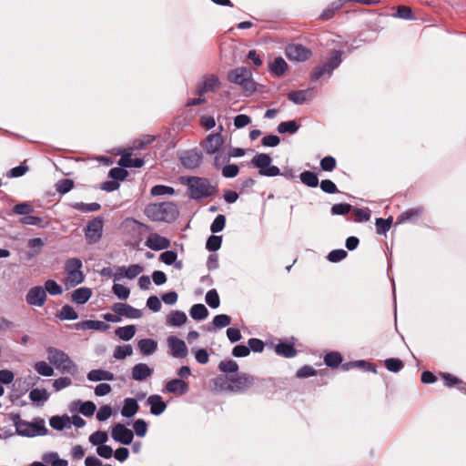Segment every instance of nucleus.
I'll list each match as a JSON object with an SVG mask.
<instances>
[{
  "mask_svg": "<svg viewBox=\"0 0 466 466\" xmlns=\"http://www.w3.org/2000/svg\"><path fill=\"white\" fill-rule=\"evenodd\" d=\"M11 420L15 427V432L23 437L33 438L35 436H45L48 433L44 419L35 418L32 421H26L21 419L18 413L13 414Z\"/></svg>",
  "mask_w": 466,
  "mask_h": 466,
  "instance_id": "f257e3e1",
  "label": "nucleus"
},
{
  "mask_svg": "<svg viewBox=\"0 0 466 466\" xmlns=\"http://www.w3.org/2000/svg\"><path fill=\"white\" fill-rule=\"evenodd\" d=\"M144 214L151 221L172 222L177 218L178 210L173 202L150 203L146 206Z\"/></svg>",
  "mask_w": 466,
  "mask_h": 466,
  "instance_id": "f03ea898",
  "label": "nucleus"
},
{
  "mask_svg": "<svg viewBox=\"0 0 466 466\" xmlns=\"http://www.w3.org/2000/svg\"><path fill=\"white\" fill-rule=\"evenodd\" d=\"M187 187L190 198L198 201L211 197L218 191L217 187L212 186L209 179L206 177H188Z\"/></svg>",
  "mask_w": 466,
  "mask_h": 466,
  "instance_id": "7ed1b4c3",
  "label": "nucleus"
},
{
  "mask_svg": "<svg viewBox=\"0 0 466 466\" xmlns=\"http://www.w3.org/2000/svg\"><path fill=\"white\" fill-rule=\"evenodd\" d=\"M228 80L230 83L240 86L247 96H251L256 91L257 87L256 83L252 79V73L245 66L230 70L228 74Z\"/></svg>",
  "mask_w": 466,
  "mask_h": 466,
  "instance_id": "20e7f679",
  "label": "nucleus"
},
{
  "mask_svg": "<svg viewBox=\"0 0 466 466\" xmlns=\"http://www.w3.org/2000/svg\"><path fill=\"white\" fill-rule=\"evenodd\" d=\"M48 360L62 372L74 373L76 366L74 361L64 351L49 347L47 349Z\"/></svg>",
  "mask_w": 466,
  "mask_h": 466,
  "instance_id": "39448f33",
  "label": "nucleus"
},
{
  "mask_svg": "<svg viewBox=\"0 0 466 466\" xmlns=\"http://www.w3.org/2000/svg\"><path fill=\"white\" fill-rule=\"evenodd\" d=\"M341 55L342 53L340 51L333 50L331 52L330 57L327 62L323 63L321 66L315 67L312 70L310 79L312 81H317L326 74L330 76L333 70L339 67V65L341 64Z\"/></svg>",
  "mask_w": 466,
  "mask_h": 466,
  "instance_id": "423d86ee",
  "label": "nucleus"
},
{
  "mask_svg": "<svg viewBox=\"0 0 466 466\" xmlns=\"http://www.w3.org/2000/svg\"><path fill=\"white\" fill-rule=\"evenodd\" d=\"M83 267L82 260L77 258H68L65 264L66 273V282L71 287H76L84 281L85 276L81 270Z\"/></svg>",
  "mask_w": 466,
  "mask_h": 466,
  "instance_id": "0eeeda50",
  "label": "nucleus"
},
{
  "mask_svg": "<svg viewBox=\"0 0 466 466\" xmlns=\"http://www.w3.org/2000/svg\"><path fill=\"white\" fill-rule=\"evenodd\" d=\"M228 385L227 389L230 391L241 393L244 392L254 383V377L247 373H238L228 379Z\"/></svg>",
  "mask_w": 466,
  "mask_h": 466,
  "instance_id": "6e6552de",
  "label": "nucleus"
},
{
  "mask_svg": "<svg viewBox=\"0 0 466 466\" xmlns=\"http://www.w3.org/2000/svg\"><path fill=\"white\" fill-rule=\"evenodd\" d=\"M104 219L102 217H96L91 219L85 228V237L88 244L98 242L102 237Z\"/></svg>",
  "mask_w": 466,
  "mask_h": 466,
  "instance_id": "1a4fd4ad",
  "label": "nucleus"
},
{
  "mask_svg": "<svg viewBox=\"0 0 466 466\" xmlns=\"http://www.w3.org/2000/svg\"><path fill=\"white\" fill-rule=\"evenodd\" d=\"M224 144V138L220 132L209 134L201 143L200 147L208 155L218 153Z\"/></svg>",
  "mask_w": 466,
  "mask_h": 466,
  "instance_id": "9d476101",
  "label": "nucleus"
},
{
  "mask_svg": "<svg viewBox=\"0 0 466 466\" xmlns=\"http://www.w3.org/2000/svg\"><path fill=\"white\" fill-rule=\"evenodd\" d=\"M179 159L181 164L187 169H194L200 166L203 159L201 150L194 148L181 153Z\"/></svg>",
  "mask_w": 466,
  "mask_h": 466,
  "instance_id": "9b49d317",
  "label": "nucleus"
},
{
  "mask_svg": "<svg viewBox=\"0 0 466 466\" xmlns=\"http://www.w3.org/2000/svg\"><path fill=\"white\" fill-rule=\"evenodd\" d=\"M111 436L113 440L123 445H129L134 439L133 431L122 423H116L112 427Z\"/></svg>",
  "mask_w": 466,
  "mask_h": 466,
  "instance_id": "f8f14e48",
  "label": "nucleus"
},
{
  "mask_svg": "<svg viewBox=\"0 0 466 466\" xmlns=\"http://www.w3.org/2000/svg\"><path fill=\"white\" fill-rule=\"evenodd\" d=\"M285 53H286L287 57L289 60H294V61H299V62L308 60L312 54L310 49L305 47L304 46H302L300 44L289 45L286 47Z\"/></svg>",
  "mask_w": 466,
  "mask_h": 466,
  "instance_id": "ddd939ff",
  "label": "nucleus"
},
{
  "mask_svg": "<svg viewBox=\"0 0 466 466\" xmlns=\"http://www.w3.org/2000/svg\"><path fill=\"white\" fill-rule=\"evenodd\" d=\"M170 354L176 359H184L188 354L185 341L176 336H169L167 339Z\"/></svg>",
  "mask_w": 466,
  "mask_h": 466,
  "instance_id": "4468645a",
  "label": "nucleus"
},
{
  "mask_svg": "<svg viewBox=\"0 0 466 466\" xmlns=\"http://www.w3.org/2000/svg\"><path fill=\"white\" fill-rule=\"evenodd\" d=\"M46 300V291L41 286H35L31 288L26 296L25 301L32 307H43Z\"/></svg>",
  "mask_w": 466,
  "mask_h": 466,
  "instance_id": "2eb2a0df",
  "label": "nucleus"
},
{
  "mask_svg": "<svg viewBox=\"0 0 466 466\" xmlns=\"http://www.w3.org/2000/svg\"><path fill=\"white\" fill-rule=\"evenodd\" d=\"M112 310L118 314L119 317L127 319H139L142 317V311L127 303L117 302L112 305Z\"/></svg>",
  "mask_w": 466,
  "mask_h": 466,
  "instance_id": "dca6fc26",
  "label": "nucleus"
},
{
  "mask_svg": "<svg viewBox=\"0 0 466 466\" xmlns=\"http://www.w3.org/2000/svg\"><path fill=\"white\" fill-rule=\"evenodd\" d=\"M220 86L219 78L215 75L206 76L197 86V94L201 96L209 91H215Z\"/></svg>",
  "mask_w": 466,
  "mask_h": 466,
  "instance_id": "f3484780",
  "label": "nucleus"
},
{
  "mask_svg": "<svg viewBox=\"0 0 466 466\" xmlns=\"http://www.w3.org/2000/svg\"><path fill=\"white\" fill-rule=\"evenodd\" d=\"M189 390L188 384L182 379H172L166 383L165 391L167 393H174L184 395Z\"/></svg>",
  "mask_w": 466,
  "mask_h": 466,
  "instance_id": "a211bd4d",
  "label": "nucleus"
},
{
  "mask_svg": "<svg viewBox=\"0 0 466 466\" xmlns=\"http://www.w3.org/2000/svg\"><path fill=\"white\" fill-rule=\"evenodd\" d=\"M146 246L153 250L167 249L170 246L168 238L162 237L157 233L152 234L146 241Z\"/></svg>",
  "mask_w": 466,
  "mask_h": 466,
  "instance_id": "6ab92c4d",
  "label": "nucleus"
},
{
  "mask_svg": "<svg viewBox=\"0 0 466 466\" xmlns=\"http://www.w3.org/2000/svg\"><path fill=\"white\" fill-rule=\"evenodd\" d=\"M147 403L150 406L151 414L155 416L161 415L167 409V404L158 394L150 395L147 400Z\"/></svg>",
  "mask_w": 466,
  "mask_h": 466,
  "instance_id": "aec40b11",
  "label": "nucleus"
},
{
  "mask_svg": "<svg viewBox=\"0 0 466 466\" xmlns=\"http://www.w3.org/2000/svg\"><path fill=\"white\" fill-rule=\"evenodd\" d=\"M154 370L145 363L136 364L131 370L132 379L137 381L147 380L153 374Z\"/></svg>",
  "mask_w": 466,
  "mask_h": 466,
  "instance_id": "412c9836",
  "label": "nucleus"
},
{
  "mask_svg": "<svg viewBox=\"0 0 466 466\" xmlns=\"http://www.w3.org/2000/svg\"><path fill=\"white\" fill-rule=\"evenodd\" d=\"M139 410L137 399L127 398L124 400V405L121 410V415L125 418H132Z\"/></svg>",
  "mask_w": 466,
  "mask_h": 466,
  "instance_id": "4be33fe9",
  "label": "nucleus"
},
{
  "mask_svg": "<svg viewBox=\"0 0 466 466\" xmlns=\"http://www.w3.org/2000/svg\"><path fill=\"white\" fill-rule=\"evenodd\" d=\"M76 329H96V330H106L109 329V325L101 320H84L75 325Z\"/></svg>",
  "mask_w": 466,
  "mask_h": 466,
  "instance_id": "5701e85b",
  "label": "nucleus"
},
{
  "mask_svg": "<svg viewBox=\"0 0 466 466\" xmlns=\"http://www.w3.org/2000/svg\"><path fill=\"white\" fill-rule=\"evenodd\" d=\"M137 348L142 355L149 356L157 349V342L153 339H142L137 342Z\"/></svg>",
  "mask_w": 466,
  "mask_h": 466,
  "instance_id": "b1692460",
  "label": "nucleus"
},
{
  "mask_svg": "<svg viewBox=\"0 0 466 466\" xmlns=\"http://www.w3.org/2000/svg\"><path fill=\"white\" fill-rule=\"evenodd\" d=\"M86 378L90 381L114 380L115 376L112 372L101 369L90 370Z\"/></svg>",
  "mask_w": 466,
  "mask_h": 466,
  "instance_id": "393cba45",
  "label": "nucleus"
},
{
  "mask_svg": "<svg viewBox=\"0 0 466 466\" xmlns=\"http://www.w3.org/2000/svg\"><path fill=\"white\" fill-rule=\"evenodd\" d=\"M422 208H413L407 209L397 218V223L402 224L405 222L414 221L422 214Z\"/></svg>",
  "mask_w": 466,
  "mask_h": 466,
  "instance_id": "a878e982",
  "label": "nucleus"
},
{
  "mask_svg": "<svg viewBox=\"0 0 466 466\" xmlns=\"http://www.w3.org/2000/svg\"><path fill=\"white\" fill-rule=\"evenodd\" d=\"M187 320V315L185 312L180 310L172 311L167 318V325L172 327H181Z\"/></svg>",
  "mask_w": 466,
  "mask_h": 466,
  "instance_id": "bb28decb",
  "label": "nucleus"
},
{
  "mask_svg": "<svg viewBox=\"0 0 466 466\" xmlns=\"http://www.w3.org/2000/svg\"><path fill=\"white\" fill-rule=\"evenodd\" d=\"M71 296L74 302L82 305L89 300L92 296V290L89 288L82 287L74 290Z\"/></svg>",
  "mask_w": 466,
  "mask_h": 466,
  "instance_id": "cd10ccee",
  "label": "nucleus"
},
{
  "mask_svg": "<svg viewBox=\"0 0 466 466\" xmlns=\"http://www.w3.org/2000/svg\"><path fill=\"white\" fill-rule=\"evenodd\" d=\"M275 351L278 355L285 358H293L297 355L298 351L293 343L280 342L276 345Z\"/></svg>",
  "mask_w": 466,
  "mask_h": 466,
  "instance_id": "c85d7f7f",
  "label": "nucleus"
},
{
  "mask_svg": "<svg viewBox=\"0 0 466 466\" xmlns=\"http://www.w3.org/2000/svg\"><path fill=\"white\" fill-rule=\"evenodd\" d=\"M145 164L143 158L136 157L132 158L131 154L126 153L122 155L119 159L118 165L122 167H142Z\"/></svg>",
  "mask_w": 466,
  "mask_h": 466,
  "instance_id": "c756f323",
  "label": "nucleus"
},
{
  "mask_svg": "<svg viewBox=\"0 0 466 466\" xmlns=\"http://www.w3.org/2000/svg\"><path fill=\"white\" fill-rule=\"evenodd\" d=\"M270 72L276 76H281L288 69V64L283 57H276L273 62L268 65Z\"/></svg>",
  "mask_w": 466,
  "mask_h": 466,
  "instance_id": "7c9ffc66",
  "label": "nucleus"
},
{
  "mask_svg": "<svg viewBox=\"0 0 466 466\" xmlns=\"http://www.w3.org/2000/svg\"><path fill=\"white\" fill-rule=\"evenodd\" d=\"M49 424L54 430L63 431L66 427L70 428V418L67 415H56L50 418Z\"/></svg>",
  "mask_w": 466,
  "mask_h": 466,
  "instance_id": "2f4dec72",
  "label": "nucleus"
},
{
  "mask_svg": "<svg viewBox=\"0 0 466 466\" xmlns=\"http://www.w3.org/2000/svg\"><path fill=\"white\" fill-rule=\"evenodd\" d=\"M442 379L444 380V385L447 387H456L459 390L465 392L466 391V383L461 380L459 378L450 374L443 373Z\"/></svg>",
  "mask_w": 466,
  "mask_h": 466,
  "instance_id": "473e14b6",
  "label": "nucleus"
},
{
  "mask_svg": "<svg viewBox=\"0 0 466 466\" xmlns=\"http://www.w3.org/2000/svg\"><path fill=\"white\" fill-rule=\"evenodd\" d=\"M342 8V4L339 3L338 0L329 4L319 15V19L322 21H328L331 19L336 12Z\"/></svg>",
  "mask_w": 466,
  "mask_h": 466,
  "instance_id": "72a5a7b5",
  "label": "nucleus"
},
{
  "mask_svg": "<svg viewBox=\"0 0 466 466\" xmlns=\"http://www.w3.org/2000/svg\"><path fill=\"white\" fill-rule=\"evenodd\" d=\"M271 161L272 159L269 155L258 153L251 159L250 163L255 167L259 168V170H263L270 165Z\"/></svg>",
  "mask_w": 466,
  "mask_h": 466,
  "instance_id": "f704fd0d",
  "label": "nucleus"
},
{
  "mask_svg": "<svg viewBox=\"0 0 466 466\" xmlns=\"http://www.w3.org/2000/svg\"><path fill=\"white\" fill-rule=\"evenodd\" d=\"M309 93L310 89L291 91L288 94V98L296 105H302L308 100Z\"/></svg>",
  "mask_w": 466,
  "mask_h": 466,
  "instance_id": "c9c22d12",
  "label": "nucleus"
},
{
  "mask_svg": "<svg viewBox=\"0 0 466 466\" xmlns=\"http://www.w3.org/2000/svg\"><path fill=\"white\" fill-rule=\"evenodd\" d=\"M73 404L79 406V412L86 417H91L96 410V404L91 400L81 401L78 400H75Z\"/></svg>",
  "mask_w": 466,
  "mask_h": 466,
  "instance_id": "e433bc0d",
  "label": "nucleus"
},
{
  "mask_svg": "<svg viewBox=\"0 0 466 466\" xmlns=\"http://www.w3.org/2000/svg\"><path fill=\"white\" fill-rule=\"evenodd\" d=\"M115 334L122 340L128 341L136 334V327L134 325H127L124 327H118L115 330Z\"/></svg>",
  "mask_w": 466,
  "mask_h": 466,
  "instance_id": "4c0bfd02",
  "label": "nucleus"
},
{
  "mask_svg": "<svg viewBox=\"0 0 466 466\" xmlns=\"http://www.w3.org/2000/svg\"><path fill=\"white\" fill-rule=\"evenodd\" d=\"M190 317L195 320H202L208 315V310L204 304H194L189 311Z\"/></svg>",
  "mask_w": 466,
  "mask_h": 466,
  "instance_id": "58836bf2",
  "label": "nucleus"
},
{
  "mask_svg": "<svg viewBox=\"0 0 466 466\" xmlns=\"http://www.w3.org/2000/svg\"><path fill=\"white\" fill-rule=\"evenodd\" d=\"M299 178L304 185L309 187H316L319 185L318 175L312 171L306 170L302 172L299 176Z\"/></svg>",
  "mask_w": 466,
  "mask_h": 466,
  "instance_id": "ea45409f",
  "label": "nucleus"
},
{
  "mask_svg": "<svg viewBox=\"0 0 466 466\" xmlns=\"http://www.w3.org/2000/svg\"><path fill=\"white\" fill-rule=\"evenodd\" d=\"M44 245H45V243H44L43 239L40 238H34L29 239L27 246L33 251L29 252L27 254V258L31 259V258H35V256H37L40 253L41 248L44 247Z\"/></svg>",
  "mask_w": 466,
  "mask_h": 466,
  "instance_id": "a19ab883",
  "label": "nucleus"
},
{
  "mask_svg": "<svg viewBox=\"0 0 466 466\" xmlns=\"http://www.w3.org/2000/svg\"><path fill=\"white\" fill-rule=\"evenodd\" d=\"M71 208L82 211L84 213L95 212L98 211L101 208V205L99 203H84V202H76L71 205Z\"/></svg>",
  "mask_w": 466,
  "mask_h": 466,
  "instance_id": "79ce46f5",
  "label": "nucleus"
},
{
  "mask_svg": "<svg viewBox=\"0 0 466 466\" xmlns=\"http://www.w3.org/2000/svg\"><path fill=\"white\" fill-rule=\"evenodd\" d=\"M299 128L296 120L284 121L279 124L277 130L279 134H295Z\"/></svg>",
  "mask_w": 466,
  "mask_h": 466,
  "instance_id": "37998d69",
  "label": "nucleus"
},
{
  "mask_svg": "<svg viewBox=\"0 0 466 466\" xmlns=\"http://www.w3.org/2000/svg\"><path fill=\"white\" fill-rule=\"evenodd\" d=\"M342 362V356L338 351H330L324 357V363L329 368H337Z\"/></svg>",
  "mask_w": 466,
  "mask_h": 466,
  "instance_id": "c03bdc74",
  "label": "nucleus"
},
{
  "mask_svg": "<svg viewBox=\"0 0 466 466\" xmlns=\"http://www.w3.org/2000/svg\"><path fill=\"white\" fill-rule=\"evenodd\" d=\"M57 318L61 320H75L78 318V315L72 306L65 305L58 312Z\"/></svg>",
  "mask_w": 466,
  "mask_h": 466,
  "instance_id": "a18cd8bd",
  "label": "nucleus"
},
{
  "mask_svg": "<svg viewBox=\"0 0 466 466\" xmlns=\"http://www.w3.org/2000/svg\"><path fill=\"white\" fill-rule=\"evenodd\" d=\"M43 461L46 463H51V466H67L68 462L66 460L60 459L56 452L46 453L43 456Z\"/></svg>",
  "mask_w": 466,
  "mask_h": 466,
  "instance_id": "49530a36",
  "label": "nucleus"
},
{
  "mask_svg": "<svg viewBox=\"0 0 466 466\" xmlns=\"http://www.w3.org/2000/svg\"><path fill=\"white\" fill-rule=\"evenodd\" d=\"M48 397L46 389H33L29 393V398L34 403L45 402L48 400Z\"/></svg>",
  "mask_w": 466,
  "mask_h": 466,
  "instance_id": "de8ad7c7",
  "label": "nucleus"
},
{
  "mask_svg": "<svg viewBox=\"0 0 466 466\" xmlns=\"http://www.w3.org/2000/svg\"><path fill=\"white\" fill-rule=\"evenodd\" d=\"M124 224L126 225L127 228H130L134 230L137 229L139 231H145V232H148L151 230V228L148 225L142 223L133 218H126L124 221Z\"/></svg>",
  "mask_w": 466,
  "mask_h": 466,
  "instance_id": "09e8293b",
  "label": "nucleus"
},
{
  "mask_svg": "<svg viewBox=\"0 0 466 466\" xmlns=\"http://www.w3.org/2000/svg\"><path fill=\"white\" fill-rule=\"evenodd\" d=\"M386 369L390 371L397 373L401 370L404 367V364L400 359L398 358H389L384 361Z\"/></svg>",
  "mask_w": 466,
  "mask_h": 466,
  "instance_id": "8fccbe9b",
  "label": "nucleus"
},
{
  "mask_svg": "<svg viewBox=\"0 0 466 466\" xmlns=\"http://www.w3.org/2000/svg\"><path fill=\"white\" fill-rule=\"evenodd\" d=\"M218 369L225 373H236L238 370V364L233 360H224L219 362Z\"/></svg>",
  "mask_w": 466,
  "mask_h": 466,
  "instance_id": "3c124183",
  "label": "nucleus"
},
{
  "mask_svg": "<svg viewBox=\"0 0 466 466\" xmlns=\"http://www.w3.org/2000/svg\"><path fill=\"white\" fill-rule=\"evenodd\" d=\"M391 224H392L391 218H389L387 219H384L382 218H376L375 227H376L377 234H379V235L385 234L387 231L390 230Z\"/></svg>",
  "mask_w": 466,
  "mask_h": 466,
  "instance_id": "603ef678",
  "label": "nucleus"
},
{
  "mask_svg": "<svg viewBox=\"0 0 466 466\" xmlns=\"http://www.w3.org/2000/svg\"><path fill=\"white\" fill-rule=\"evenodd\" d=\"M44 289L51 296H57L63 293L62 287L53 279H48L45 282Z\"/></svg>",
  "mask_w": 466,
  "mask_h": 466,
  "instance_id": "864d4df0",
  "label": "nucleus"
},
{
  "mask_svg": "<svg viewBox=\"0 0 466 466\" xmlns=\"http://www.w3.org/2000/svg\"><path fill=\"white\" fill-rule=\"evenodd\" d=\"M133 350L130 345H123L116 347L113 357L116 360H124L127 357L132 355Z\"/></svg>",
  "mask_w": 466,
  "mask_h": 466,
  "instance_id": "5fc2aeb1",
  "label": "nucleus"
},
{
  "mask_svg": "<svg viewBox=\"0 0 466 466\" xmlns=\"http://www.w3.org/2000/svg\"><path fill=\"white\" fill-rule=\"evenodd\" d=\"M108 440L107 433L106 431H97L89 436V441L93 445L97 447L105 444Z\"/></svg>",
  "mask_w": 466,
  "mask_h": 466,
  "instance_id": "6e6d98bb",
  "label": "nucleus"
},
{
  "mask_svg": "<svg viewBox=\"0 0 466 466\" xmlns=\"http://www.w3.org/2000/svg\"><path fill=\"white\" fill-rule=\"evenodd\" d=\"M35 370L38 374L45 377H50L54 374V369L44 360L37 361L35 364Z\"/></svg>",
  "mask_w": 466,
  "mask_h": 466,
  "instance_id": "4d7b16f0",
  "label": "nucleus"
},
{
  "mask_svg": "<svg viewBox=\"0 0 466 466\" xmlns=\"http://www.w3.org/2000/svg\"><path fill=\"white\" fill-rule=\"evenodd\" d=\"M205 299H206L207 304L211 309H217L219 307L220 299H219L218 293L216 289L208 290L206 294Z\"/></svg>",
  "mask_w": 466,
  "mask_h": 466,
  "instance_id": "13d9d810",
  "label": "nucleus"
},
{
  "mask_svg": "<svg viewBox=\"0 0 466 466\" xmlns=\"http://www.w3.org/2000/svg\"><path fill=\"white\" fill-rule=\"evenodd\" d=\"M351 211L356 216L355 222H366L370 219V210L369 208H353Z\"/></svg>",
  "mask_w": 466,
  "mask_h": 466,
  "instance_id": "bf43d9fd",
  "label": "nucleus"
},
{
  "mask_svg": "<svg viewBox=\"0 0 466 466\" xmlns=\"http://www.w3.org/2000/svg\"><path fill=\"white\" fill-rule=\"evenodd\" d=\"M222 244V237L211 235L208 237L206 242V248L209 251H217L220 248Z\"/></svg>",
  "mask_w": 466,
  "mask_h": 466,
  "instance_id": "052dcab7",
  "label": "nucleus"
},
{
  "mask_svg": "<svg viewBox=\"0 0 466 466\" xmlns=\"http://www.w3.org/2000/svg\"><path fill=\"white\" fill-rule=\"evenodd\" d=\"M74 181L69 178H64L59 180L56 185V191L60 194H66L74 187Z\"/></svg>",
  "mask_w": 466,
  "mask_h": 466,
  "instance_id": "680f3d73",
  "label": "nucleus"
},
{
  "mask_svg": "<svg viewBox=\"0 0 466 466\" xmlns=\"http://www.w3.org/2000/svg\"><path fill=\"white\" fill-rule=\"evenodd\" d=\"M128 175V172L121 166L113 167L109 170L108 176L115 181L124 180Z\"/></svg>",
  "mask_w": 466,
  "mask_h": 466,
  "instance_id": "e2e57ef3",
  "label": "nucleus"
},
{
  "mask_svg": "<svg viewBox=\"0 0 466 466\" xmlns=\"http://www.w3.org/2000/svg\"><path fill=\"white\" fill-rule=\"evenodd\" d=\"M352 206L348 203L334 204L331 208V214L334 216H343L351 211Z\"/></svg>",
  "mask_w": 466,
  "mask_h": 466,
  "instance_id": "0e129e2a",
  "label": "nucleus"
},
{
  "mask_svg": "<svg viewBox=\"0 0 466 466\" xmlns=\"http://www.w3.org/2000/svg\"><path fill=\"white\" fill-rule=\"evenodd\" d=\"M226 225V217L218 215L210 225V231L215 234L222 231Z\"/></svg>",
  "mask_w": 466,
  "mask_h": 466,
  "instance_id": "69168bd1",
  "label": "nucleus"
},
{
  "mask_svg": "<svg viewBox=\"0 0 466 466\" xmlns=\"http://www.w3.org/2000/svg\"><path fill=\"white\" fill-rule=\"evenodd\" d=\"M113 293L120 299H127L129 297L130 290L122 284L115 283L112 287Z\"/></svg>",
  "mask_w": 466,
  "mask_h": 466,
  "instance_id": "338daca9",
  "label": "nucleus"
},
{
  "mask_svg": "<svg viewBox=\"0 0 466 466\" xmlns=\"http://www.w3.org/2000/svg\"><path fill=\"white\" fill-rule=\"evenodd\" d=\"M34 211L33 207L27 202H22L13 207V212L17 215L27 216Z\"/></svg>",
  "mask_w": 466,
  "mask_h": 466,
  "instance_id": "774afa93",
  "label": "nucleus"
}]
</instances>
